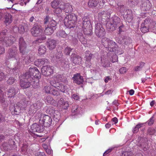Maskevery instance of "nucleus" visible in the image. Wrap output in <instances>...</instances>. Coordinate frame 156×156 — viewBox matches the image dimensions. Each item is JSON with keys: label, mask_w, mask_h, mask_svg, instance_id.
Here are the masks:
<instances>
[{"label": "nucleus", "mask_w": 156, "mask_h": 156, "mask_svg": "<svg viewBox=\"0 0 156 156\" xmlns=\"http://www.w3.org/2000/svg\"><path fill=\"white\" fill-rule=\"evenodd\" d=\"M77 20V16L74 14L72 13L66 15L64 20V24L69 28L75 27Z\"/></svg>", "instance_id": "1"}, {"label": "nucleus", "mask_w": 156, "mask_h": 156, "mask_svg": "<svg viewBox=\"0 0 156 156\" xmlns=\"http://www.w3.org/2000/svg\"><path fill=\"white\" fill-rule=\"evenodd\" d=\"M25 76L27 78H28L30 81H33L34 77L36 78H39L41 76V73L38 70L36 67L30 68L29 71L25 74Z\"/></svg>", "instance_id": "2"}, {"label": "nucleus", "mask_w": 156, "mask_h": 156, "mask_svg": "<svg viewBox=\"0 0 156 156\" xmlns=\"http://www.w3.org/2000/svg\"><path fill=\"white\" fill-rule=\"evenodd\" d=\"M102 44L110 52H114L117 47L115 42L105 37L101 40Z\"/></svg>", "instance_id": "3"}, {"label": "nucleus", "mask_w": 156, "mask_h": 156, "mask_svg": "<svg viewBox=\"0 0 156 156\" xmlns=\"http://www.w3.org/2000/svg\"><path fill=\"white\" fill-rule=\"evenodd\" d=\"M95 33L99 37H101L105 35V29L100 23H95Z\"/></svg>", "instance_id": "4"}, {"label": "nucleus", "mask_w": 156, "mask_h": 156, "mask_svg": "<svg viewBox=\"0 0 156 156\" xmlns=\"http://www.w3.org/2000/svg\"><path fill=\"white\" fill-rule=\"evenodd\" d=\"M14 144V141L12 140H10L7 142H3L2 144L1 148L5 151H8L12 149Z\"/></svg>", "instance_id": "5"}, {"label": "nucleus", "mask_w": 156, "mask_h": 156, "mask_svg": "<svg viewBox=\"0 0 156 156\" xmlns=\"http://www.w3.org/2000/svg\"><path fill=\"white\" fill-rule=\"evenodd\" d=\"M39 122H42L44 126L48 127L51 125L52 122V119L49 115H45L41 118Z\"/></svg>", "instance_id": "6"}, {"label": "nucleus", "mask_w": 156, "mask_h": 156, "mask_svg": "<svg viewBox=\"0 0 156 156\" xmlns=\"http://www.w3.org/2000/svg\"><path fill=\"white\" fill-rule=\"evenodd\" d=\"M113 22L109 24L108 26L111 31L115 30L117 27L119 26L120 22V19L117 16H114L112 18Z\"/></svg>", "instance_id": "7"}, {"label": "nucleus", "mask_w": 156, "mask_h": 156, "mask_svg": "<svg viewBox=\"0 0 156 156\" xmlns=\"http://www.w3.org/2000/svg\"><path fill=\"white\" fill-rule=\"evenodd\" d=\"M41 72L46 76H50L53 73V67L48 66H43L41 69Z\"/></svg>", "instance_id": "8"}, {"label": "nucleus", "mask_w": 156, "mask_h": 156, "mask_svg": "<svg viewBox=\"0 0 156 156\" xmlns=\"http://www.w3.org/2000/svg\"><path fill=\"white\" fill-rule=\"evenodd\" d=\"M30 81L29 79L28 78H27L25 76V75L23 76L22 78L20 80V85L22 87L26 88L29 87L30 85Z\"/></svg>", "instance_id": "9"}, {"label": "nucleus", "mask_w": 156, "mask_h": 156, "mask_svg": "<svg viewBox=\"0 0 156 156\" xmlns=\"http://www.w3.org/2000/svg\"><path fill=\"white\" fill-rule=\"evenodd\" d=\"M31 31L32 35L34 36L41 35L43 31L42 28L38 25L34 26L31 29Z\"/></svg>", "instance_id": "10"}, {"label": "nucleus", "mask_w": 156, "mask_h": 156, "mask_svg": "<svg viewBox=\"0 0 156 156\" xmlns=\"http://www.w3.org/2000/svg\"><path fill=\"white\" fill-rule=\"evenodd\" d=\"M31 129L33 132L41 133L43 131L44 128L43 126L35 123L31 125Z\"/></svg>", "instance_id": "11"}, {"label": "nucleus", "mask_w": 156, "mask_h": 156, "mask_svg": "<svg viewBox=\"0 0 156 156\" xmlns=\"http://www.w3.org/2000/svg\"><path fill=\"white\" fill-rule=\"evenodd\" d=\"M19 50L22 55H24L26 52V45L23 37L19 39Z\"/></svg>", "instance_id": "12"}, {"label": "nucleus", "mask_w": 156, "mask_h": 156, "mask_svg": "<svg viewBox=\"0 0 156 156\" xmlns=\"http://www.w3.org/2000/svg\"><path fill=\"white\" fill-rule=\"evenodd\" d=\"M149 20L147 19H145L141 25V30L142 33H145L148 31L149 28H151V27L149 26Z\"/></svg>", "instance_id": "13"}, {"label": "nucleus", "mask_w": 156, "mask_h": 156, "mask_svg": "<svg viewBox=\"0 0 156 156\" xmlns=\"http://www.w3.org/2000/svg\"><path fill=\"white\" fill-rule=\"evenodd\" d=\"M73 82L77 84H80L83 83V77L79 73L74 74L73 77Z\"/></svg>", "instance_id": "14"}, {"label": "nucleus", "mask_w": 156, "mask_h": 156, "mask_svg": "<svg viewBox=\"0 0 156 156\" xmlns=\"http://www.w3.org/2000/svg\"><path fill=\"white\" fill-rule=\"evenodd\" d=\"M71 58L73 63L75 65L80 64L81 63V58L76 54H72L71 55Z\"/></svg>", "instance_id": "15"}, {"label": "nucleus", "mask_w": 156, "mask_h": 156, "mask_svg": "<svg viewBox=\"0 0 156 156\" xmlns=\"http://www.w3.org/2000/svg\"><path fill=\"white\" fill-rule=\"evenodd\" d=\"M56 41L53 39H49L47 42L46 45L48 48L50 50L54 49L56 46Z\"/></svg>", "instance_id": "16"}, {"label": "nucleus", "mask_w": 156, "mask_h": 156, "mask_svg": "<svg viewBox=\"0 0 156 156\" xmlns=\"http://www.w3.org/2000/svg\"><path fill=\"white\" fill-rule=\"evenodd\" d=\"M58 77L57 76H54L52 77L50 82L51 86L56 88L59 86V83L58 82Z\"/></svg>", "instance_id": "17"}, {"label": "nucleus", "mask_w": 156, "mask_h": 156, "mask_svg": "<svg viewBox=\"0 0 156 156\" xmlns=\"http://www.w3.org/2000/svg\"><path fill=\"white\" fill-rule=\"evenodd\" d=\"M29 29L28 25L25 23H22L19 27L18 30L21 33H23L25 30H27Z\"/></svg>", "instance_id": "18"}, {"label": "nucleus", "mask_w": 156, "mask_h": 156, "mask_svg": "<svg viewBox=\"0 0 156 156\" xmlns=\"http://www.w3.org/2000/svg\"><path fill=\"white\" fill-rule=\"evenodd\" d=\"M83 28L92 27L90 21L86 17H83Z\"/></svg>", "instance_id": "19"}, {"label": "nucleus", "mask_w": 156, "mask_h": 156, "mask_svg": "<svg viewBox=\"0 0 156 156\" xmlns=\"http://www.w3.org/2000/svg\"><path fill=\"white\" fill-rule=\"evenodd\" d=\"M48 60L47 59L45 58H43L42 59H38L35 61V64L37 66L39 65H42L47 63Z\"/></svg>", "instance_id": "20"}, {"label": "nucleus", "mask_w": 156, "mask_h": 156, "mask_svg": "<svg viewBox=\"0 0 156 156\" xmlns=\"http://www.w3.org/2000/svg\"><path fill=\"white\" fill-rule=\"evenodd\" d=\"M55 29L53 28L51 26L47 25V27H45L44 30L45 34L47 35H51L54 32V30Z\"/></svg>", "instance_id": "21"}, {"label": "nucleus", "mask_w": 156, "mask_h": 156, "mask_svg": "<svg viewBox=\"0 0 156 156\" xmlns=\"http://www.w3.org/2000/svg\"><path fill=\"white\" fill-rule=\"evenodd\" d=\"M8 1L9 2L14 3V5L19 3L21 6L26 5L27 3L28 2L27 1H24V0H23V2H22V0H8Z\"/></svg>", "instance_id": "22"}, {"label": "nucleus", "mask_w": 156, "mask_h": 156, "mask_svg": "<svg viewBox=\"0 0 156 156\" xmlns=\"http://www.w3.org/2000/svg\"><path fill=\"white\" fill-rule=\"evenodd\" d=\"M64 5V10L66 13L71 12L73 11L72 6L69 3H67Z\"/></svg>", "instance_id": "23"}, {"label": "nucleus", "mask_w": 156, "mask_h": 156, "mask_svg": "<svg viewBox=\"0 0 156 156\" xmlns=\"http://www.w3.org/2000/svg\"><path fill=\"white\" fill-rule=\"evenodd\" d=\"M101 63L104 67H107L110 66V63L109 61L105 57L101 58Z\"/></svg>", "instance_id": "24"}, {"label": "nucleus", "mask_w": 156, "mask_h": 156, "mask_svg": "<svg viewBox=\"0 0 156 156\" xmlns=\"http://www.w3.org/2000/svg\"><path fill=\"white\" fill-rule=\"evenodd\" d=\"M12 21V16L9 14H6L5 17V23L6 25L9 24Z\"/></svg>", "instance_id": "25"}, {"label": "nucleus", "mask_w": 156, "mask_h": 156, "mask_svg": "<svg viewBox=\"0 0 156 156\" xmlns=\"http://www.w3.org/2000/svg\"><path fill=\"white\" fill-rule=\"evenodd\" d=\"M17 93V91L15 89L12 87L9 89L8 92L7 94L8 96V97H14L15 95Z\"/></svg>", "instance_id": "26"}, {"label": "nucleus", "mask_w": 156, "mask_h": 156, "mask_svg": "<svg viewBox=\"0 0 156 156\" xmlns=\"http://www.w3.org/2000/svg\"><path fill=\"white\" fill-rule=\"evenodd\" d=\"M61 4L59 0H54L51 3V7L54 9L58 7Z\"/></svg>", "instance_id": "27"}, {"label": "nucleus", "mask_w": 156, "mask_h": 156, "mask_svg": "<svg viewBox=\"0 0 156 156\" xmlns=\"http://www.w3.org/2000/svg\"><path fill=\"white\" fill-rule=\"evenodd\" d=\"M68 64V62L67 59L66 60L62 59H61V61H60L59 62L60 66L64 68L67 67Z\"/></svg>", "instance_id": "28"}, {"label": "nucleus", "mask_w": 156, "mask_h": 156, "mask_svg": "<svg viewBox=\"0 0 156 156\" xmlns=\"http://www.w3.org/2000/svg\"><path fill=\"white\" fill-rule=\"evenodd\" d=\"M98 4V0H89L88 5L90 7H96Z\"/></svg>", "instance_id": "29"}, {"label": "nucleus", "mask_w": 156, "mask_h": 156, "mask_svg": "<svg viewBox=\"0 0 156 156\" xmlns=\"http://www.w3.org/2000/svg\"><path fill=\"white\" fill-rule=\"evenodd\" d=\"M55 9L54 10V12L56 14H60L62 12V10L64 9V5L61 4L59 6Z\"/></svg>", "instance_id": "30"}, {"label": "nucleus", "mask_w": 156, "mask_h": 156, "mask_svg": "<svg viewBox=\"0 0 156 156\" xmlns=\"http://www.w3.org/2000/svg\"><path fill=\"white\" fill-rule=\"evenodd\" d=\"M56 35L59 37L63 38H66L67 36V34L63 30L58 31L56 33Z\"/></svg>", "instance_id": "31"}, {"label": "nucleus", "mask_w": 156, "mask_h": 156, "mask_svg": "<svg viewBox=\"0 0 156 156\" xmlns=\"http://www.w3.org/2000/svg\"><path fill=\"white\" fill-rule=\"evenodd\" d=\"M21 108H12L10 109L12 114L13 115H18L20 113Z\"/></svg>", "instance_id": "32"}, {"label": "nucleus", "mask_w": 156, "mask_h": 156, "mask_svg": "<svg viewBox=\"0 0 156 156\" xmlns=\"http://www.w3.org/2000/svg\"><path fill=\"white\" fill-rule=\"evenodd\" d=\"M86 60L87 62H90L91 59L93 54H91L89 51H87L85 52Z\"/></svg>", "instance_id": "33"}, {"label": "nucleus", "mask_w": 156, "mask_h": 156, "mask_svg": "<svg viewBox=\"0 0 156 156\" xmlns=\"http://www.w3.org/2000/svg\"><path fill=\"white\" fill-rule=\"evenodd\" d=\"M46 48L45 46H40L38 49V52L39 54L42 55L44 54L46 52Z\"/></svg>", "instance_id": "34"}, {"label": "nucleus", "mask_w": 156, "mask_h": 156, "mask_svg": "<svg viewBox=\"0 0 156 156\" xmlns=\"http://www.w3.org/2000/svg\"><path fill=\"white\" fill-rule=\"evenodd\" d=\"M59 104L62 105V106H64V107H68L69 106L68 103L67 101L64 102V101L62 98H61L58 101Z\"/></svg>", "instance_id": "35"}, {"label": "nucleus", "mask_w": 156, "mask_h": 156, "mask_svg": "<svg viewBox=\"0 0 156 156\" xmlns=\"http://www.w3.org/2000/svg\"><path fill=\"white\" fill-rule=\"evenodd\" d=\"M50 113L52 114L53 117L56 118H57L60 115V113H59L58 111L57 110L52 109V111H51V112H50Z\"/></svg>", "instance_id": "36"}, {"label": "nucleus", "mask_w": 156, "mask_h": 156, "mask_svg": "<svg viewBox=\"0 0 156 156\" xmlns=\"http://www.w3.org/2000/svg\"><path fill=\"white\" fill-rule=\"evenodd\" d=\"M92 27L83 28L84 33L86 35H90L92 32Z\"/></svg>", "instance_id": "37"}, {"label": "nucleus", "mask_w": 156, "mask_h": 156, "mask_svg": "<svg viewBox=\"0 0 156 156\" xmlns=\"http://www.w3.org/2000/svg\"><path fill=\"white\" fill-rule=\"evenodd\" d=\"M143 124L140 123L138 124L133 129V133H136L138 132L139 128L142 126Z\"/></svg>", "instance_id": "38"}, {"label": "nucleus", "mask_w": 156, "mask_h": 156, "mask_svg": "<svg viewBox=\"0 0 156 156\" xmlns=\"http://www.w3.org/2000/svg\"><path fill=\"white\" fill-rule=\"evenodd\" d=\"M56 88L61 91L65 92L66 89V87L63 84H59V86L57 87Z\"/></svg>", "instance_id": "39"}, {"label": "nucleus", "mask_w": 156, "mask_h": 156, "mask_svg": "<svg viewBox=\"0 0 156 156\" xmlns=\"http://www.w3.org/2000/svg\"><path fill=\"white\" fill-rule=\"evenodd\" d=\"M106 15V13L104 11H102L98 13V16L100 19H105Z\"/></svg>", "instance_id": "40"}, {"label": "nucleus", "mask_w": 156, "mask_h": 156, "mask_svg": "<svg viewBox=\"0 0 156 156\" xmlns=\"http://www.w3.org/2000/svg\"><path fill=\"white\" fill-rule=\"evenodd\" d=\"M16 53V50H14L13 51L12 50H10L9 51V58H14L15 57Z\"/></svg>", "instance_id": "41"}, {"label": "nucleus", "mask_w": 156, "mask_h": 156, "mask_svg": "<svg viewBox=\"0 0 156 156\" xmlns=\"http://www.w3.org/2000/svg\"><path fill=\"white\" fill-rule=\"evenodd\" d=\"M56 24L57 23L56 21L55 20L51 19V20L49 22V24L48 25V26H51L52 27L55 29V27Z\"/></svg>", "instance_id": "42"}, {"label": "nucleus", "mask_w": 156, "mask_h": 156, "mask_svg": "<svg viewBox=\"0 0 156 156\" xmlns=\"http://www.w3.org/2000/svg\"><path fill=\"white\" fill-rule=\"evenodd\" d=\"M129 4L132 6H134L137 5L138 1V0H129Z\"/></svg>", "instance_id": "43"}, {"label": "nucleus", "mask_w": 156, "mask_h": 156, "mask_svg": "<svg viewBox=\"0 0 156 156\" xmlns=\"http://www.w3.org/2000/svg\"><path fill=\"white\" fill-rule=\"evenodd\" d=\"M144 62L140 63V66H137L135 68V70L138 71L141 70L142 67L144 66Z\"/></svg>", "instance_id": "44"}, {"label": "nucleus", "mask_w": 156, "mask_h": 156, "mask_svg": "<svg viewBox=\"0 0 156 156\" xmlns=\"http://www.w3.org/2000/svg\"><path fill=\"white\" fill-rule=\"evenodd\" d=\"M132 153L130 151L122 152L121 156H132Z\"/></svg>", "instance_id": "45"}, {"label": "nucleus", "mask_w": 156, "mask_h": 156, "mask_svg": "<svg viewBox=\"0 0 156 156\" xmlns=\"http://www.w3.org/2000/svg\"><path fill=\"white\" fill-rule=\"evenodd\" d=\"M44 90L45 92L48 93H51L52 89L51 87L49 86H46L44 87Z\"/></svg>", "instance_id": "46"}, {"label": "nucleus", "mask_w": 156, "mask_h": 156, "mask_svg": "<svg viewBox=\"0 0 156 156\" xmlns=\"http://www.w3.org/2000/svg\"><path fill=\"white\" fill-rule=\"evenodd\" d=\"M27 149L28 145L26 144H23L21 148V151L22 152H25L27 151Z\"/></svg>", "instance_id": "47"}, {"label": "nucleus", "mask_w": 156, "mask_h": 156, "mask_svg": "<svg viewBox=\"0 0 156 156\" xmlns=\"http://www.w3.org/2000/svg\"><path fill=\"white\" fill-rule=\"evenodd\" d=\"M147 132L149 135H153L155 133V130L153 128H150L148 129Z\"/></svg>", "instance_id": "48"}, {"label": "nucleus", "mask_w": 156, "mask_h": 156, "mask_svg": "<svg viewBox=\"0 0 156 156\" xmlns=\"http://www.w3.org/2000/svg\"><path fill=\"white\" fill-rule=\"evenodd\" d=\"M5 98H3L2 90L0 89V101L3 104L4 102H5Z\"/></svg>", "instance_id": "49"}, {"label": "nucleus", "mask_w": 156, "mask_h": 156, "mask_svg": "<svg viewBox=\"0 0 156 156\" xmlns=\"http://www.w3.org/2000/svg\"><path fill=\"white\" fill-rule=\"evenodd\" d=\"M54 96H58L59 95V92L56 90L52 89L51 93Z\"/></svg>", "instance_id": "50"}, {"label": "nucleus", "mask_w": 156, "mask_h": 156, "mask_svg": "<svg viewBox=\"0 0 156 156\" xmlns=\"http://www.w3.org/2000/svg\"><path fill=\"white\" fill-rule=\"evenodd\" d=\"M15 81V79L12 77H11L7 80V83L8 84H12Z\"/></svg>", "instance_id": "51"}, {"label": "nucleus", "mask_w": 156, "mask_h": 156, "mask_svg": "<svg viewBox=\"0 0 156 156\" xmlns=\"http://www.w3.org/2000/svg\"><path fill=\"white\" fill-rule=\"evenodd\" d=\"M105 2V0H98V4L101 7L103 6Z\"/></svg>", "instance_id": "52"}, {"label": "nucleus", "mask_w": 156, "mask_h": 156, "mask_svg": "<svg viewBox=\"0 0 156 156\" xmlns=\"http://www.w3.org/2000/svg\"><path fill=\"white\" fill-rule=\"evenodd\" d=\"M127 71V69L126 67H122L119 70V72L121 74H124L126 73Z\"/></svg>", "instance_id": "53"}, {"label": "nucleus", "mask_w": 156, "mask_h": 156, "mask_svg": "<svg viewBox=\"0 0 156 156\" xmlns=\"http://www.w3.org/2000/svg\"><path fill=\"white\" fill-rule=\"evenodd\" d=\"M117 60L118 57L117 55L115 54H114L112 56V59L111 60V61L114 63L117 61Z\"/></svg>", "instance_id": "54"}, {"label": "nucleus", "mask_w": 156, "mask_h": 156, "mask_svg": "<svg viewBox=\"0 0 156 156\" xmlns=\"http://www.w3.org/2000/svg\"><path fill=\"white\" fill-rule=\"evenodd\" d=\"M72 49L70 48L67 47L64 50V53L67 55L69 54Z\"/></svg>", "instance_id": "55"}, {"label": "nucleus", "mask_w": 156, "mask_h": 156, "mask_svg": "<svg viewBox=\"0 0 156 156\" xmlns=\"http://www.w3.org/2000/svg\"><path fill=\"white\" fill-rule=\"evenodd\" d=\"M51 18L49 16H46L44 19V21L45 24H46L48 22H50L51 20Z\"/></svg>", "instance_id": "56"}, {"label": "nucleus", "mask_w": 156, "mask_h": 156, "mask_svg": "<svg viewBox=\"0 0 156 156\" xmlns=\"http://www.w3.org/2000/svg\"><path fill=\"white\" fill-rule=\"evenodd\" d=\"M153 117L152 116L151 117V118L148 120V124L149 126L152 125L153 124L154 122V120L153 119Z\"/></svg>", "instance_id": "57"}, {"label": "nucleus", "mask_w": 156, "mask_h": 156, "mask_svg": "<svg viewBox=\"0 0 156 156\" xmlns=\"http://www.w3.org/2000/svg\"><path fill=\"white\" fill-rule=\"evenodd\" d=\"M46 100L47 102L50 104H51L52 102H53L54 101L52 98L50 96H48L46 98Z\"/></svg>", "instance_id": "58"}, {"label": "nucleus", "mask_w": 156, "mask_h": 156, "mask_svg": "<svg viewBox=\"0 0 156 156\" xmlns=\"http://www.w3.org/2000/svg\"><path fill=\"white\" fill-rule=\"evenodd\" d=\"M62 56V52L59 51L56 54V58L57 59H59L61 58Z\"/></svg>", "instance_id": "59"}, {"label": "nucleus", "mask_w": 156, "mask_h": 156, "mask_svg": "<svg viewBox=\"0 0 156 156\" xmlns=\"http://www.w3.org/2000/svg\"><path fill=\"white\" fill-rule=\"evenodd\" d=\"M5 78V75H4L3 73L0 72V81L4 80Z\"/></svg>", "instance_id": "60"}, {"label": "nucleus", "mask_w": 156, "mask_h": 156, "mask_svg": "<svg viewBox=\"0 0 156 156\" xmlns=\"http://www.w3.org/2000/svg\"><path fill=\"white\" fill-rule=\"evenodd\" d=\"M35 156H46V155L44 153L39 152L35 154Z\"/></svg>", "instance_id": "61"}, {"label": "nucleus", "mask_w": 156, "mask_h": 156, "mask_svg": "<svg viewBox=\"0 0 156 156\" xmlns=\"http://www.w3.org/2000/svg\"><path fill=\"white\" fill-rule=\"evenodd\" d=\"M112 150V149H109L106 151L105 152H104V154H103V156H105L107 154L109 153L110 152H111Z\"/></svg>", "instance_id": "62"}, {"label": "nucleus", "mask_w": 156, "mask_h": 156, "mask_svg": "<svg viewBox=\"0 0 156 156\" xmlns=\"http://www.w3.org/2000/svg\"><path fill=\"white\" fill-rule=\"evenodd\" d=\"M72 98L75 100H77L79 99V96L75 94H74L72 96Z\"/></svg>", "instance_id": "63"}, {"label": "nucleus", "mask_w": 156, "mask_h": 156, "mask_svg": "<svg viewBox=\"0 0 156 156\" xmlns=\"http://www.w3.org/2000/svg\"><path fill=\"white\" fill-rule=\"evenodd\" d=\"M5 52V49L3 47H0V55Z\"/></svg>", "instance_id": "64"}]
</instances>
